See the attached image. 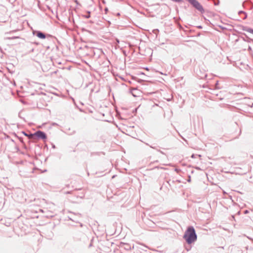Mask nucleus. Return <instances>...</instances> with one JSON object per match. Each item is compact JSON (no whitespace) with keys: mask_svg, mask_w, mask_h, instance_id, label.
<instances>
[{"mask_svg":"<svg viewBox=\"0 0 253 253\" xmlns=\"http://www.w3.org/2000/svg\"><path fill=\"white\" fill-rule=\"evenodd\" d=\"M191 4L193 5V6L195 7L197 9H198V10H199L201 12H203L204 11V9L202 7V6L201 5V4L198 1H197L196 0H195Z\"/></svg>","mask_w":253,"mask_h":253,"instance_id":"nucleus-3","label":"nucleus"},{"mask_svg":"<svg viewBox=\"0 0 253 253\" xmlns=\"http://www.w3.org/2000/svg\"><path fill=\"white\" fill-rule=\"evenodd\" d=\"M16 38H18V37H13L8 38V39H9V40H13V39H16Z\"/></svg>","mask_w":253,"mask_h":253,"instance_id":"nucleus-5","label":"nucleus"},{"mask_svg":"<svg viewBox=\"0 0 253 253\" xmlns=\"http://www.w3.org/2000/svg\"><path fill=\"white\" fill-rule=\"evenodd\" d=\"M184 238L188 244H191L195 242L197 239V235L193 227H189L186 231Z\"/></svg>","mask_w":253,"mask_h":253,"instance_id":"nucleus-1","label":"nucleus"},{"mask_svg":"<svg viewBox=\"0 0 253 253\" xmlns=\"http://www.w3.org/2000/svg\"><path fill=\"white\" fill-rule=\"evenodd\" d=\"M37 37L40 39H44L45 38V35L41 32H39L37 34Z\"/></svg>","mask_w":253,"mask_h":253,"instance_id":"nucleus-4","label":"nucleus"},{"mask_svg":"<svg viewBox=\"0 0 253 253\" xmlns=\"http://www.w3.org/2000/svg\"><path fill=\"white\" fill-rule=\"evenodd\" d=\"M37 136L39 138L44 139L46 138V136L45 133L41 131H38L35 133L30 135V137Z\"/></svg>","mask_w":253,"mask_h":253,"instance_id":"nucleus-2","label":"nucleus"},{"mask_svg":"<svg viewBox=\"0 0 253 253\" xmlns=\"http://www.w3.org/2000/svg\"><path fill=\"white\" fill-rule=\"evenodd\" d=\"M141 74L144 75V74L143 73H141Z\"/></svg>","mask_w":253,"mask_h":253,"instance_id":"nucleus-6","label":"nucleus"}]
</instances>
